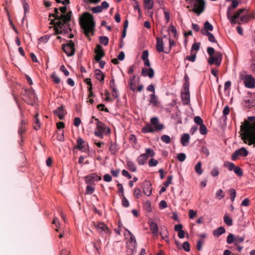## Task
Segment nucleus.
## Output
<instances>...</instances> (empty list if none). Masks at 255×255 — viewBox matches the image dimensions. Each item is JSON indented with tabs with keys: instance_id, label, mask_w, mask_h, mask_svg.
I'll list each match as a JSON object with an SVG mask.
<instances>
[{
	"instance_id": "1",
	"label": "nucleus",
	"mask_w": 255,
	"mask_h": 255,
	"mask_svg": "<svg viewBox=\"0 0 255 255\" xmlns=\"http://www.w3.org/2000/svg\"><path fill=\"white\" fill-rule=\"evenodd\" d=\"M71 11H69L66 15H61V20L56 21L51 20L49 24L54 25L56 34H68L72 30L70 24L68 23L71 20Z\"/></svg>"
},
{
	"instance_id": "2",
	"label": "nucleus",
	"mask_w": 255,
	"mask_h": 255,
	"mask_svg": "<svg viewBox=\"0 0 255 255\" xmlns=\"http://www.w3.org/2000/svg\"><path fill=\"white\" fill-rule=\"evenodd\" d=\"M242 131L241 139L249 145H255V122L251 124L245 121L241 126Z\"/></svg>"
},
{
	"instance_id": "3",
	"label": "nucleus",
	"mask_w": 255,
	"mask_h": 255,
	"mask_svg": "<svg viewBox=\"0 0 255 255\" xmlns=\"http://www.w3.org/2000/svg\"><path fill=\"white\" fill-rule=\"evenodd\" d=\"M79 23L86 35H88L95 26L93 16L87 12L84 13L82 17L80 18Z\"/></svg>"
},
{
	"instance_id": "4",
	"label": "nucleus",
	"mask_w": 255,
	"mask_h": 255,
	"mask_svg": "<svg viewBox=\"0 0 255 255\" xmlns=\"http://www.w3.org/2000/svg\"><path fill=\"white\" fill-rule=\"evenodd\" d=\"M207 51L210 56L208 60V63L210 65L215 64L216 66L219 67L223 58L222 53L220 51L215 52V49L212 47H208Z\"/></svg>"
},
{
	"instance_id": "5",
	"label": "nucleus",
	"mask_w": 255,
	"mask_h": 255,
	"mask_svg": "<svg viewBox=\"0 0 255 255\" xmlns=\"http://www.w3.org/2000/svg\"><path fill=\"white\" fill-rule=\"evenodd\" d=\"M92 119H94L96 121V129L94 131V134L101 138H103L104 134L110 133L111 130L109 128H107L106 125L98 119L92 116Z\"/></svg>"
},
{
	"instance_id": "6",
	"label": "nucleus",
	"mask_w": 255,
	"mask_h": 255,
	"mask_svg": "<svg viewBox=\"0 0 255 255\" xmlns=\"http://www.w3.org/2000/svg\"><path fill=\"white\" fill-rule=\"evenodd\" d=\"M22 99L27 104L34 106L37 102V98L32 89H25L22 92Z\"/></svg>"
},
{
	"instance_id": "7",
	"label": "nucleus",
	"mask_w": 255,
	"mask_h": 255,
	"mask_svg": "<svg viewBox=\"0 0 255 255\" xmlns=\"http://www.w3.org/2000/svg\"><path fill=\"white\" fill-rule=\"evenodd\" d=\"M240 78L244 80L246 87L253 88L255 87V79L252 75H247L245 71H243L240 74Z\"/></svg>"
},
{
	"instance_id": "8",
	"label": "nucleus",
	"mask_w": 255,
	"mask_h": 255,
	"mask_svg": "<svg viewBox=\"0 0 255 255\" xmlns=\"http://www.w3.org/2000/svg\"><path fill=\"white\" fill-rule=\"evenodd\" d=\"M224 166L227 168L229 171H233L235 174L240 177L243 175V169L239 166H236L233 162L226 161L224 163Z\"/></svg>"
},
{
	"instance_id": "9",
	"label": "nucleus",
	"mask_w": 255,
	"mask_h": 255,
	"mask_svg": "<svg viewBox=\"0 0 255 255\" xmlns=\"http://www.w3.org/2000/svg\"><path fill=\"white\" fill-rule=\"evenodd\" d=\"M130 235V238L127 243V247L130 250V253L133 255L136 252L137 243L134 236L128 230L126 229Z\"/></svg>"
},
{
	"instance_id": "10",
	"label": "nucleus",
	"mask_w": 255,
	"mask_h": 255,
	"mask_svg": "<svg viewBox=\"0 0 255 255\" xmlns=\"http://www.w3.org/2000/svg\"><path fill=\"white\" fill-rule=\"evenodd\" d=\"M193 6L194 8L191 11L196 13L197 15H200L205 10V1L204 0H196Z\"/></svg>"
},
{
	"instance_id": "11",
	"label": "nucleus",
	"mask_w": 255,
	"mask_h": 255,
	"mask_svg": "<svg viewBox=\"0 0 255 255\" xmlns=\"http://www.w3.org/2000/svg\"><path fill=\"white\" fill-rule=\"evenodd\" d=\"M62 49L68 56H72L75 52V43L70 40L67 43L62 45Z\"/></svg>"
},
{
	"instance_id": "12",
	"label": "nucleus",
	"mask_w": 255,
	"mask_h": 255,
	"mask_svg": "<svg viewBox=\"0 0 255 255\" xmlns=\"http://www.w3.org/2000/svg\"><path fill=\"white\" fill-rule=\"evenodd\" d=\"M244 106L248 108H251L255 105V96L252 93L249 92L243 99Z\"/></svg>"
},
{
	"instance_id": "13",
	"label": "nucleus",
	"mask_w": 255,
	"mask_h": 255,
	"mask_svg": "<svg viewBox=\"0 0 255 255\" xmlns=\"http://www.w3.org/2000/svg\"><path fill=\"white\" fill-rule=\"evenodd\" d=\"M248 154V151L245 147H241V148L235 151L233 153L231 159L232 160H236L239 156L246 157Z\"/></svg>"
},
{
	"instance_id": "14",
	"label": "nucleus",
	"mask_w": 255,
	"mask_h": 255,
	"mask_svg": "<svg viewBox=\"0 0 255 255\" xmlns=\"http://www.w3.org/2000/svg\"><path fill=\"white\" fill-rule=\"evenodd\" d=\"M94 225L97 229L98 232L100 234L108 233L109 231V228L103 222H99L97 224L94 223Z\"/></svg>"
},
{
	"instance_id": "15",
	"label": "nucleus",
	"mask_w": 255,
	"mask_h": 255,
	"mask_svg": "<svg viewBox=\"0 0 255 255\" xmlns=\"http://www.w3.org/2000/svg\"><path fill=\"white\" fill-rule=\"evenodd\" d=\"M88 146V143L82 139L81 137H78L77 139V145L75 147V148L83 151L88 150L87 147Z\"/></svg>"
},
{
	"instance_id": "16",
	"label": "nucleus",
	"mask_w": 255,
	"mask_h": 255,
	"mask_svg": "<svg viewBox=\"0 0 255 255\" xmlns=\"http://www.w3.org/2000/svg\"><path fill=\"white\" fill-rule=\"evenodd\" d=\"M95 52L96 53V55L95 56V60L96 61H100V60H101L105 55L102 46L100 44H97L96 45L95 49Z\"/></svg>"
},
{
	"instance_id": "17",
	"label": "nucleus",
	"mask_w": 255,
	"mask_h": 255,
	"mask_svg": "<svg viewBox=\"0 0 255 255\" xmlns=\"http://www.w3.org/2000/svg\"><path fill=\"white\" fill-rule=\"evenodd\" d=\"M148 225L152 234L154 236H157L159 231V228L157 223L154 222L153 220L150 218L148 220Z\"/></svg>"
},
{
	"instance_id": "18",
	"label": "nucleus",
	"mask_w": 255,
	"mask_h": 255,
	"mask_svg": "<svg viewBox=\"0 0 255 255\" xmlns=\"http://www.w3.org/2000/svg\"><path fill=\"white\" fill-rule=\"evenodd\" d=\"M143 191L146 196H149L151 194L152 187L150 181L146 180L143 182Z\"/></svg>"
},
{
	"instance_id": "19",
	"label": "nucleus",
	"mask_w": 255,
	"mask_h": 255,
	"mask_svg": "<svg viewBox=\"0 0 255 255\" xmlns=\"http://www.w3.org/2000/svg\"><path fill=\"white\" fill-rule=\"evenodd\" d=\"M150 123L151 125L154 126V128L157 130L160 131L164 128V126L162 124L159 122L158 119L157 117H153L150 119Z\"/></svg>"
},
{
	"instance_id": "20",
	"label": "nucleus",
	"mask_w": 255,
	"mask_h": 255,
	"mask_svg": "<svg viewBox=\"0 0 255 255\" xmlns=\"http://www.w3.org/2000/svg\"><path fill=\"white\" fill-rule=\"evenodd\" d=\"M141 75L143 77L148 76L150 79L153 78L154 71L153 68L149 67L148 69L143 68L141 70Z\"/></svg>"
},
{
	"instance_id": "21",
	"label": "nucleus",
	"mask_w": 255,
	"mask_h": 255,
	"mask_svg": "<svg viewBox=\"0 0 255 255\" xmlns=\"http://www.w3.org/2000/svg\"><path fill=\"white\" fill-rule=\"evenodd\" d=\"M181 99L184 105L189 104L190 102L189 91L182 92Z\"/></svg>"
},
{
	"instance_id": "22",
	"label": "nucleus",
	"mask_w": 255,
	"mask_h": 255,
	"mask_svg": "<svg viewBox=\"0 0 255 255\" xmlns=\"http://www.w3.org/2000/svg\"><path fill=\"white\" fill-rule=\"evenodd\" d=\"M54 114L58 117L60 120H63L65 116V111L63 106L58 107L54 112Z\"/></svg>"
},
{
	"instance_id": "23",
	"label": "nucleus",
	"mask_w": 255,
	"mask_h": 255,
	"mask_svg": "<svg viewBox=\"0 0 255 255\" xmlns=\"http://www.w3.org/2000/svg\"><path fill=\"white\" fill-rule=\"evenodd\" d=\"M26 121L24 119H22L21 120L20 124L19 126V129L18 131V134L21 137V140H22V135L26 131Z\"/></svg>"
},
{
	"instance_id": "24",
	"label": "nucleus",
	"mask_w": 255,
	"mask_h": 255,
	"mask_svg": "<svg viewBox=\"0 0 255 255\" xmlns=\"http://www.w3.org/2000/svg\"><path fill=\"white\" fill-rule=\"evenodd\" d=\"M120 149V146L116 142L111 141L109 146V150L111 154L115 155Z\"/></svg>"
},
{
	"instance_id": "25",
	"label": "nucleus",
	"mask_w": 255,
	"mask_h": 255,
	"mask_svg": "<svg viewBox=\"0 0 255 255\" xmlns=\"http://www.w3.org/2000/svg\"><path fill=\"white\" fill-rule=\"evenodd\" d=\"M201 32L203 35L208 36V40L210 42L213 43H217V41L213 33L210 32L209 31L204 30L203 29L201 30Z\"/></svg>"
},
{
	"instance_id": "26",
	"label": "nucleus",
	"mask_w": 255,
	"mask_h": 255,
	"mask_svg": "<svg viewBox=\"0 0 255 255\" xmlns=\"http://www.w3.org/2000/svg\"><path fill=\"white\" fill-rule=\"evenodd\" d=\"M148 155L147 154H141L137 157L136 161L139 165H142L145 164L146 160L148 159Z\"/></svg>"
},
{
	"instance_id": "27",
	"label": "nucleus",
	"mask_w": 255,
	"mask_h": 255,
	"mask_svg": "<svg viewBox=\"0 0 255 255\" xmlns=\"http://www.w3.org/2000/svg\"><path fill=\"white\" fill-rule=\"evenodd\" d=\"M157 130L156 128H153L151 124H147L144 127L142 128L141 131L143 133L154 132Z\"/></svg>"
},
{
	"instance_id": "28",
	"label": "nucleus",
	"mask_w": 255,
	"mask_h": 255,
	"mask_svg": "<svg viewBox=\"0 0 255 255\" xmlns=\"http://www.w3.org/2000/svg\"><path fill=\"white\" fill-rule=\"evenodd\" d=\"M156 50L158 52H161L163 51L164 48H163V43L162 39L160 38L159 37H157L156 38Z\"/></svg>"
},
{
	"instance_id": "29",
	"label": "nucleus",
	"mask_w": 255,
	"mask_h": 255,
	"mask_svg": "<svg viewBox=\"0 0 255 255\" xmlns=\"http://www.w3.org/2000/svg\"><path fill=\"white\" fill-rule=\"evenodd\" d=\"M126 164L128 170L132 172H135L136 171V166L132 161L129 159L127 160Z\"/></svg>"
},
{
	"instance_id": "30",
	"label": "nucleus",
	"mask_w": 255,
	"mask_h": 255,
	"mask_svg": "<svg viewBox=\"0 0 255 255\" xmlns=\"http://www.w3.org/2000/svg\"><path fill=\"white\" fill-rule=\"evenodd\" d=\"M95 75L98 80L100 82H104L105 75L101 70L96 69L95 70Z\"/></svg>"
},
{
	"instance_id": "31",
	"label": "nucleus",
	"mask_w": 255,
	"mask_h": 255,
	"mask_svg": "<svg viewBox=\"0 0 255 255\" xmlns=\"http://www.w3.org/2000/svg\"><path fill=\"white\" fill-rule=\"evenodd\" d=\"M225 232L226 230L223 227H220L213 231V235L215 237H218L223 234L225 233Z\"/></svg>"
},
{
	"instance_id": "32",
	"label": "nucleus",
	"mask_w": 255,
	"mask_h": 255,
	"mask_svg": "<svg viewBox=\"0 0 255 255\" xmlns=\"http://www.w3.org/2000/svg\"><path fill=\"white\" fill-rule=\"evenodd\" d=\"M190 139V135L188 133H184L181 135L180 141L183 146H185L189 142Z\"/></svg>"
},
{
	"instance_id": "33",
	"label": "nucleus",
	"mask_w": 255,
	"mask_h": 255,
	"mask_svg": "<svg viewBox=\"0 0 255 255\" xmlns=\"http://www.w3.org/2000/svg\"><path fill=\"white\" fill-rule=\"evenodd\" d=\"M61 15H63L62 14H60L58 11V9L57 8H54V13L53 14H49V18L52 16L54 17L55 19V21H58L59 19L61 20Z\"/></svg>"
},
{
	"instance_id": "34",
	"label": "nucleus",
	"mask_w": 255,
	"mask_h": 255,
	"mask_svg": "<svg viewBox=\"0 0 255 255\" xmlns=\"http://www.w3.org/2000/svg\"><path fill=\"white\" fill-rule=\"evenodd\" d=\"M149 103L152 104L153 106H156L158 104V98L155 94H151L150 95Z\"/></svg>"
},
{
	"instance_id": "35",
	"label": "nucleus",
	"mask_w": 255,
	"mask_h": 255,
	"mask_svg": "<svg viewBox=\"0 0 255 255\" xmlns=\"http://www.w3.org/2000/svg\"><path fill=\"white\" fill-rule=\"evenodd\" d=\"M38 116V114H37L35 115V116L33 118V128L36 130H38L40 128V124L39 122V120L37 118Z\"/></svg>"
},
{
	"instance_id": "36",
	"label": "nucleus",
	"mask_w": 255,
	"mask_h": 255,
	"mask_svg": "<svg viewBox=\"0 0 255 255\" xmlns=\"http://www.w3.org/2000/svg\"><path fill=\"white\" fill-rule=\"evenodd\" d=\"M143 4L145 8L147 9H151L153 7V0H143Z\"/></svg>"
},
{
	"instance_id": "37",
	"label": "nucleus",
	"mask_w": 255,
	"mask_h": 255,
	"mask_svg": "<svg viewBox=\"0 0 255 255\" xmlns=\"http://www.w3.org/2000/svg\"><path fill=\"white\" fill-rule=\"evenodd\" d=\"M195 172L199 175H201L203 173L202 169V163L201 161H199L195 166L194 167Z\"/></svg>"
},
{
	"instance_id": "38",
	"label": "nucleus",
	"mask_w": 255,
	"mask_h": 255,
	"mask_svg": "<svg viewBox=\"0 0 255 255\" xmlns=\"http://www.w3.org/2000/svg\"><path fill=\"white\" fill-rule=\"evenodd\" d=\"M231 1H232V3L231 4V5L230 6H229L228 7L227 11L230 12L231 9L232 8H236L239 5V1H238V0H232Z\"/></svg>"
},
{
	"instance_id": "39",
	"label": "nucleus",
	"mask_w": 255,
	"mask_h": 255,
	"mask_svg": "<svg viewBox=\"0 0 255 255\" xmlns=\"http://www.w3.org/2000/svg\"><path fill=\"white\" fill-rule=\"evenodd\" d=\"M162 232L160 233V236L163 240L168 238V232L167 229L165 227L161 228Z\"/></svg>"
},
{
	"instance_id": "40",
	"label": "nucleus",
	"mask_w": 255,
	"mask_h": 255,
	"mask_svg": "<svg viewBox=\"0 0 255 255\" xmlns=\"http://www.w3.org/2000/svg\"><path fill=\"white\" fill-rule=\"evenodd\" d=\"M204 29H203L207 31H211L213 29V25L208 21H206L204 22Z\"/></svg>"
},
{
	"instance_id": "41",
	"label": "nucleus",
	"mask_w": 255,
	"mask_h": 255,
	"mask_svg": "<svg viewBox=\"0 0 255 255\" xmlns=\"http://www.w3.org/2000/svg\"><path fill=\"white\" fill-rule=\"evenodd\" d=\"M99 41L104 45L107 46L109 43V38L107 36H101L99 37Z\"/></svg>"
},
{
	"instance_id": "42",
	"label": "nucleus",
	"mask_w": 255,
	"mask_h": 255,
	"mask_svg": "<svg viewBox=\"0 0 255 255\" xmlns=\"http://www.w3.org/2000/svg\"><path fill=\"white\" fill-rule=\"evenodd\" d=\"M216 198L218 200H221L225 197V194L222 189H219L216 193Z\"/></svg>"
},
{
	"instance_id": "43",
	"label": "nucleus",
	"mask_w": 255,
	"mask_h": 255,
	"mask_svg": "<svg viewBox=\"0 0 255 255\" xmlns=\"http://www.w3.org/2000/svg\"><path fill=\"white\" fill-rule=\"evenodd\" d=\"M227 16L232 25H234L237 23V19L236 18H233L232 15H231V13L230 11L227 12Z\"/></svg>"
},
{
	"instance_id": "44",
	"label": "nucleus",
	"mask_w": 255,
	"mask_h": 255,
	"mask_svg": "<svg viewBox=\"0 0 255 255\" xmlns=\"http://www.w3.org/2000/svg\"><path fill=\"white\" fill-rule=\"evenodd\" d=\"M224 221L225 223L228 226H231L233 225L232 219L226 215L224 217Z\"/></svg>"
},
{
	"instance_id": "45",
	"label": "nucleus",
	"mask_w": 255,
	"mask_h": 255,
	"mask_svg": "<svg viewBox=\"0 0 255 255\" xmlns=\"http://www.w3.org/2000/svg\"><path fill=\"white\" fill-rule=\"evenodd\" d=\"M50 77L55 84H59L60 83L61 79L56 73H54L52 74Z\"/></svg>"
},
{
	"instance_id": "46",
	"label": "nucleus",
	"mask_w": 255,
	"mask_h": 255,
	"mask_svg": "<svg viewBox=\"0 0 255 255\" xmlns=\"http://www.w3.org/2000/svg\"><path fill=\"white\" fill-rule=\"evenodd\" d=\"M199 131L200 133L202 135H205L207 133L208 129L206 126L204 124L200 125Z\"/></svg>"
},
{
	"instance_id": "47",
	"label": "nucleus",
	"mask_w": 255,
	"mask_h": 255,
	"mask_svg": "<svg viewBox=\"0 0 255 255\" xmlns=\"http://www.w3.org/2000/svg\"><path fill=\"white\" fill-rule=\"evenodd\" d=\"M161 140L165 143L168 144L171 142L170 136L166 134H163L161 136Z\"/></svg>"
},
{
	"instance_id": "48",
	"label": "nucleus",
	"mask_w": 255,
	"mask_h": 255,
	"mask_svg": "<svg viewBox=\"0 0 255 255\" xmlns=\"http://www.w3.org/2000/svg\"><path fill=\"white\" fill-rule=\"evenodd\" d=\"M64 130H59L57 133V138L58 140L60 141H64L65 140L64 135Z\"/></svg>"
},
{
	"instance_id": "49",
	"label": "nucleus",
	"mask_w": 255,
	"mask_h": 255,
	"mask_svg": "<svg viewBox=\"0 0 255 255\" xmlns=\"http://www.w3.org/2000/svg\"><path fill=\"white\" fill-rule=\"evenodd\" d=\"M244 237L236 236L235 237L234 244L235 245H239L240 244L242 243L244 241Z\"/></svg>"
},
{
	"instance_id": "50",
	"label": "nucleus",
	"mask_w": 255,
	"mask_h": 255,
	"mask_svg": "<svg viewBox=\"0 0 255 255\" xmlns=\"http://www.w3.org/2000/svg\"><path fill=\"white\" fill-rule=\"evenodd\" d=\"M235 239V236L232 234H230L227 238V243L228 244H231L233 243H234Z\"/></svg>"
},
{
	"instance_id": "51",
	"label": "nucleus",
	"mask_w": 255,
	"mask_h": 255,
	"mask_svg": "<svg viewBox=\"0 0 255 255\" xmlns=\"http://www.w3.org/2000/svg\"><path fill=\"white\" fill-rule=\"evenodd\" d=\"M88 177L91 178L94 181H99L101 180V177L98 176L96 173H91L88 175Z\"/></svg>"
},
{
	"instance_id": "52",
	"label": "nucleus",
	"mask_w": 255,
	"mask_h": 255,
	"mask_svg": "<svg viewBox=\"0 0 255 255\" xmlns=\"http://www.w3.org/2000/svg\"><path fill=\"white\" fill-rule=\"evenodd\" d=\"M95 187L91 185H87L86 188L85 194H92L95 191Z\"/></svg>"
},
{
	"instance_id": "53",
	"label": "nucleus",
	"mask_w": 255,
	"mask_h": 255,
	"mask_svg": "<svg viewBox=\"0 0 255 255\" xmlns=\"http://www.w3.org/2000/svg\"><path fill=\"white\" fill-rule=\"evenodd\" d=\"M230 193V199L232 202H234L236 196V192L235 189L231 188L229 190Z\"/></svg>"
},
{
	"instance_id": "54",
	"label": "nucleus",
	"mask_w": 255,
	"mask_h": 255,
	"mask_svg": "<svg viewBox=\"0 0 255 255\" xmlns=\"http://www.w3.org/2000/svg\"><path fill=\"white\" fill-rule=\"evenodd\" d=\"M229 112H230L229 107L228 106H225L223 111V118H224V120H227V116L228 115H229Z\"/></svg>"
},
{
	"instance_id": "55",
	"label": "nucleus",
	"mask_w": 255,
	"mask_h": 255,
	"mask_svg": "<svg viewBox=\"0 0 255 255\" xmlns=\"http://www.w3.org/2000/svg\"><path fill=\"white\" fill-rule=\"evenodd\" d=\"M90 10L94 13H98L102 11V9L100 5H98L95 7H92Z\"/></svg>"
},
{
	"instance_id": "56",
	"label": "nucleus",
	"mask_w": 255,
	"mask_h": 255,
	"mask_svg": "<svg viewBox=\"0 0 255 255\" xmlns=\"http://www.w3.org/2000/svg\"><path fill=\"white\" fill-rule=\"evenodd\" d=\"M101 241L100 239H97L95 242L93 243V245L95 249L99 251L101 248Z\"/></svg>"
},
{
	"instance_id": "57",
	"label": "nucleus",
	"mask_w": 255,
	"mask_h": 255,
	"mask_svg": "<svg viewBox=\"0 0 255 255\" xmlns=\"http://www.w3.org/2000/svg\"><path fill=\"white\" fill-rule=\"evenodd\" d=\"M47 40H48V36L47 35H45L44 36L41 37L38 39V41H39L38 46H40V45L42 43L45 44L46 43V42L47 41Z\"/></svg>"
},
{
	"instance_id": "58",
	"label": "nucleus",
	"mask_w": 255,
	"mask_h": 255,
	"mask_svg": "<svg viewBox=\"0 0 255 255\" xmlns=\"http://www.w3.org/2000/svg\"><path fill=\"white\" fill-rule=\"evenodd\" d=\"M133 6L134 10H137L138 13L141 14V10L139 6L138 1L136 0H133Z\"/></svg>"
},
{
	"instance_id": "59",
	"label": "nucleus",
	"mask_w": 255,
	"mask_h": 255,
	"mask_svg": "<svg viewBox=\"0 0 255 255\" xmlns=\"http://www.w3.org/2000/svg\"><path fill=\"white\" fill-rule=\"evenodd\" d=\"M186 154L184 153H179L177 156V159L180 162L184 161L186 159Z\"/></svg>"
},
{
	"instance_id": "60",
	"label": "nucleus",
	"mask_w": 255,
	"mask_h": 255,
	"mask_svg": "<svg viewBox=\"0 0 255 255\" xmlns=\"http://www.w3.org/2000/svg\"><path fill=\"white\" fill-rule=\"evenodd\" d=\"M145 151H146V153H145L144 154H147V155H148V157L150 156V157H152L155 155V152H154V150L153 149H152L151 148H146Z\"/></svg>"
},
{
	"instance_id": "61",
	"label": "nucleus",
	"mask_w": 255,
	"mask_h": 255,
	"mask_svg": "<svg viewBox=\"0 0 255 255\" xmlns=\"http://www.w3.org/2000/svg\"><path fill=\"white\" fill-rule=\"evenodd\" d=\"M21 3L23 5V7L24 9V14H26V12L28 11V4L26 2L25 0H21Z\"/></svg>"
},
{
	"instance_id": "62",
	"label": "nucleus",
	"mask_w": 255,
	"mask_h": 255,
	"mask_svg": "<svg viewBox=\"0 0 255 255\" xmlns=\"http://www.w3.org/2000/svg\"><path fill=\"white\" fill-rule=\"evenodd\" d=\"M219 169L217 167L215 166L213 168V170L211 171V175L213 177L217 176L219 174Z\"/></svg>"
},
{
	"instance_id": "63",
	"label": "nucleus",
	"mask_w": 255,
	"mask_h": 255,
	"mask_svg": "<svg viewBox=\"0 0 255 255\" xmlns=\"http://www.w3.org/2000/svg\"><path fill=\"white\" fill-rule=\"evenodd\" d=\"M172 179H173V176L172 175L168 176L167 180L164 183V185L165 186V187H168L169 185L172 183Z\"/></svg>"
},
{
	"instance_id": "64",
	"label": "nucleus",
	"mask_w": 255,
	"mask_h": 255,
	"mask_svg": "<svg viewBox=\"0 0 255 255\" xmlns=\"http://www.w3.org/2000/svg\"><path fill=\"white\" fill-rule=\"evenodd\" d=\"M157 160L153 158H151L148 162V165L150 167L155 166L157 165Z\"/></svg>"
}]
</instances>
